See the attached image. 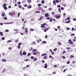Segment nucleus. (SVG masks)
<instances>
[{
	"label": "nucleus",
	"mask_w": 76,
	"mask_h": 76,
	"mask_svg": "<svg viewBox=\"0 0 76 76\" xmlns=\"http://www.w3.org/2000/svg\"><path fill=\"white\" fill-rule=\"evenodd\" d=\"M43 18V16H42L40 17V18H39V20H42Z\"/></svg>",
	"instance_id": "obj_9"
},
{
	"label": "nucleus",
	"mask_w": 76,
	"mask_h": 76,
	"mask_svg": "<svg viewBox=\"0 0 76 76\" xmlns=\"http://www.w3.org/2000/svg\"><path fill=\"white\" fill-rule=\"evenodd\" d=\"M57 7H61V5H58V6H57Z\"/></svg>",
	"instance_id": "obj_51"
},
{
	"label": "nucleus",
	"mask_w": 76,
	"mask_h": 76,
	"mask_svg": "<svg viewBox=\"0 0 76 76\" xmlns=\"http://www.w3.org/2000/svg\"><path fill=\"white\" fill-rule=\"evenodd\" d=\"M0 25H3V23H0Z\"/></svg>",
	"instance_id": "obj_61"
},
{
	"label": "nucleus",
	"mask_w": 76,
	"mask_h": 76,
	"mask_svg": "<svg viewBox=\"0 0 76 76\" xmlns=\"http://www.w3.org/2000/svg\"><path fill=\"white\" fill-rule=\"evenodd\" d=\"M4 9L5 10H7V7H4Z\"/></svg>",
	"instance_id": "obj_38"
},
{
	"label": "nucleus",
	"mask_w": 76,
	"mask_h": 76,
	"mask_svg": "<svg viewBox=\"0 0 76 76\" xmlns=\"http://www.w3.org/2000/svg\"><path fill=\"white\" fill-rule=\"evenodd\" d=\"M12 42V41L10 40H8L7 41V43H9V42Z\"/></svg>",
	"instance_id": "obj_30"
},
{
	"label": "nucleus",
	"mask_w": 76,
	"mask_h": 76,
	"mask_svg": "<svg viewBox=\"0 0 76 76\" xmlns=\"http://www.w3.org/2000/svg\"><path fill=\"white\" fill-rule=\"evenodd\" d=\"M18 39H17L15 40V42H16V43H18Z\"/></svg>",
	"instance_id": "obj_27"
},
{
	"label": "nucleus",
	"mask_w": 76,
	"mask_h": 76,
	"mask_svg": "<svg viewBox=\"0 0 76 76\" xmlns=\"http://www.w3.org/2000/svg\"><path fill=\"white\" fill-rule=\"evenodd\" d=\"M71 21L70 20H69L68 21H65L64 22V23H70Z\"/></svg>",
	"instance_id": "obj_4"
},
{
	"label": "nucleus",
	"mask_w": 76,
	"mask_h": 76,
	"mask_svg": "<svg viewBox=\"0 0 76 76\" xmlns=\"http://www.w3.org/2000/svg\"><path fill=\"white\" fill-rule=\"evenodd\" d=\"M18 17H19V15H20V12H19L18 14Z\"/></svg>",
	"instance_id": "obj_46"
},
{
	"label": "nucleus",
	"mask_w": 76,
	"mask_h": 76,
	"mask_svg": "<svg viewBox=\"0 0 76 76\" xmlns=\"http://www.w3.org/2000/svg\"><path fill=\"white\" fill-rule=\"evenodd\" d=\"M0 35L1 36H2L3 35V32H0Z\"/></svg>",
	"instance_id": "obj_23"
},
{
	"label": "nucleus",
	"mask_w": 76,
	"mask_h": 76,
	"mask_svg": "<svg viewBox=\"0 0 76 76\" xmlns=\"http://www.w3.org/2000/svg\"><path fill=\"white\" fill-rule=\"evenodd\" d=\"M43 58L44 59H46V58H47V57L46 56H43Z\"/></svg>",
	"instance_id": "obj_25"
},
{
	"label": "nucleus",
	"mask_w": 76,
	"mask_h": 76,
	"mask_svg": "<svg viewBox=\"0 0 76 76\" xmlns=\"http://www.w3.org/2000/svg\"><path fill=\"white\" fill-rule=\"evenodd\" d=\"M58 11H59V12H60V13H61V10L60 8H59L58 9Z\"/></svg>",
	"instance_id": "obj_44"
},
{
	"label": "nucleus",
	"mask_w": 76,
	"mask_h": 76,
	"mask_svg": "<svg viewBox=\"0 0 76 76\" xmlns=\"http://www.w3.org/2000/svg\"><path fill=\"white\" fill-rule=\"evenodd\" d=\"M66 29H67V30H70V28L69 27H68L66 28Z\"/></svg>",
	"instance_id": "obj_41"
},
{
	"label": "nucleus",
	"mask_w": 76,
	"mask_h": 76,
	"mask_svg": "<svg viewBox=\"0 0 76 76\" xmlns=\"http://www.w3.org/2000/svg\"><path fill=\"white\" fill-rule=\"evenodd\" d=\"M45 16L46 17H48L49 15L48 14V13H46L45 14Z\"/></svg>",
	"instance_id": "obj_6"
},
{
	"label": "nucleus",
	"mask_w": 76,
	"mask_h": 76,
	"mask_svg": "<svg viewBox=\"0 0 76 76\" xmlns=\"http://www.w3.org/2000/svg\"><path fill=\"white\" fill-rule=\"evenodd\" d=\"M40 8L41 9H42V12H44V10H43V9H42V7H40Z\"/></svg>",
	"instance_id": "obj_40"
},
{
	"label": "nucleus",
	"mask_w": 76,
	"mask_h": 76,
	"mask_svg": "<svg viewBox=\"0 0 76 76\" xmlns=\"http://www.w3.org/2000/svg\"><path fill=\"white\" fill-rule=\"evenodd\" d=\"M42 44H47V42L45 41H43Z\"/></svg>",
	"instance_id": "obj_16"
},
{
	"label": "nucleus",
	"mask_w": 76,
	"mask_h": 76,
	"mask_svg": "<svg viewBox=\"0 0 76 76\" xmlns=\"http://www.w3.org/2000/svg\"><path fill=\"white\" fill-rule=\"evenodd\" d=\"M33 54L34 55H35V56H37V53L36 52H33Z\"/></svg>",
	"instance_id": "obj_7"
},
{
	"label": "nucleus",
	"mask_w": 76,
	"mask_h": 76,
	"mask_svg": "<svg viewBox=\"0 0 76 76\" xmlns=\"http://www.w3.org/2000/svg\"><path fill=\"white\" fill-rule=\"evenodd\" d=\"M28 28H26V29L25 30V33H28Z\"/></svg>",
	"instance_id": "obj_2"
},
{
	"label": "nucleus",
	"mask_w": 76,
	"mask_h": 76,
	"mask_svg": "<svg viewBox=\"0 0 76 76\" xmlns=\"http://www.w3.org/2000/svg\"><path fill=\"white\" fill-rule=\"evenodd\" d=\"M29 67V65H27L26 66V67Z\"/></svg>",
	"instance_id": "obj_62"
},
{
	"label": "nucleus",
	"mask_w": 76,
	"mask_h": 76,
	"mask_svg": "<svg viewBox=\"0 0 76 76\" xmlns=\"http://www.w3.org/2000/svg\"><path fill=\"white\" fill-rule=\"evenodd\" d=\"M8 49L9 50H12V48L11 47L9 48Z\"/></svg>",
	"instance_id": "obj_64"
},
{
	"label": "nucleus",
	"mask_w": 76,
	"mask_h": 76,
	"mask_svg": "<svg viewBox=\"0 0 76 76\" xmlns=\"http://www.w3.org/2000/svg\"><path fill=\"white\" fill-rule=\"evenodd\" d=\"M9 15L10 16H14V15H15V14L14 12H10L9 13Z\"/></svg>",
	"instance_id": "obj_1"
},
{
	"label": "nucleus",
	"mask_w": 76,
	"mask_h": 76,
	"mask_svg": "<svg viewBox=\"0 0 76 76\" xmlns=\"http://www.w3.org/2000/svg\"><path fill=\"white\" fill-rule=\"evenodd\" d=\"M31 53H28V54L27 56H30V55H31Z\"/></svg>",
	"instance_id": "obj_48"
},
{
	"label": "nucleus",
	"mask_w": 76,
	"mask_h": 76,
	"mask_svg": "<svg viewBox=\"0 0 76 76\" xmlns=\"http://www.w3.org/2000/svg\"><path fill=\"white\" fill-rule=\"evenodd\" d=\"M49 58H53V59H54L53 57V56H51V55H50L49 56Z\"/></svg>",
	"instance_id": "obj_14"
},
{
	"label": "nucleus",
	"mask_w": 76,
	"mask_h": 76,
	"mask_svg": "<svg viewBox=\"0 0 76 76\" xmlns=\"http://www.w3.org/2000/svg\"><path fill=\"white\" fill-rule=\"evenodd\" d=\"M20 56H21V57H22V51H20Z\"/></svg>",
	"instance_id": "obj_19"
},
{
	"label": "nucleus",
	"mask_w": 76,
	"mask_h": 76,
	"mask_svg": "<svg viewBox=\"0 0 76 76\" xmlns=\"http://www.w3.org/2000/svg\"><path fill=\"white\" fill-rule=\"evenodd\" d=\"M47 66H48L47 64H45V66H44V68H47Z\"/></svg>",
	"instance_id": "obj_11"
},
{
	"label": "nucleus",
	"mask_w": 76,
	"mask_h": 76,
	"mask_svg": "<svg viewBox=\"0 0 76 76\" xmlns=\"http://www.w3.org/2000/svg\"><path fill=\"white\" fill-rule=\"evenodd\" d=\"M18 48H20V45H18Z\"/></svg>",
	"instance_id": "obj_50"
},
{
	"label": "nucleus",
	"mask_w": 76,
	"mask_h": 76,
	"mask_svg": "<svg viewBox=\"0 0 76 76\" xmlns=\"http://www.w3.org/2000/svg\"><path fill=\"white\" fill-rule=\"evenodd\" d=\"M30 31H34V29L32 28L30 29Z\"/></svg>",
	"instance_id": "obj_42"
},
{
	"label": "nucleus",
	"mask_w": 76,
	"mask_h": 76,
	"mask_svg": "<svg viewBox=\"0 0 76 76\" xmlns=\"http://www.w3.org/2000/svg\"><path fill=\"white\" fill-rule=\"evenodd\" d=\"M61 16V15H59V16H58V17L56 16V19H58L60 18Z\"/></svg>",
	"instance_id": "obj_5"
},
{
	"label": "nucleus",
	"mask_w": 76,
	"mask_h": 76,
	"mask_svg": "<svg viewBox=\"0 0 76 76\" xmlns=\"http://www.w3.org/2000/svg\"><path fill=\"white\" fill-rule=\"evenodd\" d=\"M55 1H56V3H60L61 2V1H59L58 0H55Z\"/></svg>",
	"instance_id": "obj_10"
},
{
	"label": "nucleus",
	"mask_w": 76,
	"mask_h": 76,
	"mask_svg": "<svg viewBox=\"0 0 76 76\" xmlns=\"http://www.w3.org/2000/svg\"><path fill=\"white\" fill-rule=\"evenodd\" d=\"M67 64H70V61H68L67 63H66Z\"/></svg>",
	"instance_id": "obj_56"
},
{
	"label": "nucleus",
	"mask_w": 76,
	"mask_h": 76,
	"mask_svg": "<svg viewBox=\"0 0 76 76\" xmlns=\"http://www.w3.org/2000/svg\"><path fill=\"white\" fill-rule=\"evenodd\" d=\"M42 5V4H38V6H39V7H40V6H41Z\"/></svg>",
	"instance_id": "obj_21"
},
{
	"label": "nucleus",
	"mask_w": 76,
	"mask_h": 76,
	"mask_svg": "<svg viewBox=\"0 0 76 76\" xmlns=\"http://www.w3.org/2000/svg\"><path fill=\"white\" fill-rule=\"evenodd\" d=\"M25 61H28V59H26L24 60Z\"/></svg>",
	"instance_id": "obj_55"
},
{
	"label": "nucleus",
	"mask_w": 76,
	"mask_h": 76,
	"mask_svg": "<svg viewBox=\"0 0 76 76\" xmlns=\"http://www.w3.org/2000/svg\"><path fill=\"white\" fill-rule=\"evenodd\" d=\"M28 1L29 3H31V0H28Z\"/></svg>",
	"instance_id": "obj_58"
},
{
	"label": "nucleus",
	"mask_w": 76,
	"mask_h": 76,
	"mask_svg": "<svg viewBox=\"0 0 76 76\" xmlns=\"http://www.w3.org/2000/svg\"><path fill=\"white\" fill-rule=\"evenodd\" d=\"M4 19L5 20H7V18L6 17H5L4 18Z\"/></svg>",
	"instance_id": "obj_36"
},
{
	"label": "nucleus",
	"mask_w": 76,
	"mask_h": 76,
	"mask_svg": "<svg viewBox=\"0 0 76 76\" xmlns=\"http://www.w3.org/2000/svg\"><path fill=\"white\" fill-rule=\"evenodd\" d=\"M23 55H24V56H26V52L24 51L22 53Z\"/></svg>",
	"instance_id": "obj_3"
},
{
	"label": "nucleus",
	"mask_w": 76,
	"mask_h": 76,
	"mask_svg": "<svg viewBox=\"0 0 76 76\" xmlns=\"http://www.w3.org/2000/svg\"><path fill=\"white\" fill-rule=\"evenodd\" d=\"M45 26L43 24H42V26H41V28H45Z\"/></svg>",
	"instance_id": "obj_12"
},
{
	"label": "nucleus",
	"mask_w": 76,
	"mask_h": 76,
	"mask_svg": "<svg viewBox=\"0 0 76 76\" xmlns=\"http://www.w3.org/2000/svg\"><path fill=\"white\" fill-rule=\"evenodd\" d=\"M37 50L36 49H34L33 50H32V52H35V51H37Z\"/></svg>",
	"instance_id": "obj_15"
},
{
	"label": "nucleus",
	"mask_w": 76,
	"mask_h": 76,
	"mask_svg": "<svg viewBox=\"0 0 76 76\" xmlns=\"http://www.w3.org/2000/svg\"><path fill=\"white\" fill-rule=\"evenodd\" d=\"M53 3L55 5L56 4V2H55V1H53Z\"/></svg>",
	"instance_id": "obj_33"
},
{
	"label": "nucleus",
	"mask_w": 76,
	"mask_h": 76,
	"mask_svg": "<svg viewBox=\"0 0 76 76\" xmlns=\"http://www.w3.org/2000/svg\"><path fill=\"white\" fill-rule=\"evenodd\" d=\"M6 4H4L3 5V7H6Z\"/></svg>",
	"instance_id": "obj_18"
},
{
	"label": "nucleus",
	"mask_w": 76,
	"mask_h": 76,
	"mask_svg": "<svg viewBox=\"0 0 76 76\" xmlns=\"http://www.w3.org/2000/svg\"><path fill=\"white\" fill-rule=\"evenodd\" d=\"M50 17H47L46 18V19H47L48 20H49L50 19Z\"/></svg>",
	"instance_id": "obj_37"
},
{
	"label": "nucleus",
	"mask_w": 76,
	"mask_h": 76,
	"mask_svg": "<svg viewBox=\"0 0 76 76\" xmlns=\"http://www.w3.org/2000/svg\"><path fill=\"white\" fill-rule=\"evenodd\" d=\"M9 23H11V24L13 23V22H11L10 23H6V24H9Z\"/></svg>",
	"instance_id": "obj_49"
},
{
	"label": "nucleus",
	"mask_w": 76,
	"mask_h": 76,
	"mask_svg": "<svg viewBox=\"0 0 76 76\" xmlns=\"http://www.w3.org/2000/svg\"><path fill=\"white\" fill-rule=\"evenodd\" d=\"M9 31V30H7V29H6L5 31V32H8Z\"/></svg>",
	"instance_id": "obj_34"
},
{
	"label": "nucleus",
	"mask_w": 76,
	"mask_h": 76,
	"mask_svg": "<svg viewBox=\"0 0 76 76\" xmlns=\"http://www.w3.org/2000/svg\"><path fill=\"white\" fill-rule=\"evenodd\" d=\"M5 70H6V69H4V70L2 72V73H4V72L5 71Z\"/></svg>",
	"instance_id": "obj_47"
},
{
	"label": "nucleus",
	"mask_w": 76,
	"mask_h": 76,
	"mask_svg": "<svg viewBox=\"0 0 76 76\" xmlns=\"http://www.w3.org/2000/svg\"><path fill=\"white\" fill-rule=\"evenodd\" d=\"M4 12H3L2 14H1L2 16L3 17V16L4 15Z\"/></svg>",
	"instance_id": "obj_32"
},
{
	"label": "nucleus",
	"mask_w": 76,
	"mask_h": 76,
	"mask_svg": "<svg viewBox=\"0 0 76 76\" xmlns=\"http://www.w3.org/2000/svg\"><path fill=\"white\" fill-rule=\"evenodd\" d=\"M37 60V58H35L34 60V61H36Z\"/></svg>",
	"instance_id": "obj_45"
},
{
	"label": "nucleus",
	"mask_w": 76,
	"mask_h": 76,
	"mask_svg": "<svg viewBox=\"0 0 76 76\" xmlns=\"http://www.w3.org/2000/svg\"><path fill=\"white\" fill-rule=\"evenodd\" d=\"M64 53H66V51L65 50L63 51V52L62 53V54H64Z\"/></svg>",
	"instance_id": "obj_53"
},
{
	"label": "nucleus",
	"mask_w": 76,
	"mask_h": 76,
	"mask_svg": "<svg viewBox=\"0 0 76 76\" xmlns=\"http://www.w3.org/2000/svg\"><path fill=\"white\" fill-rule=\"evenodd\" d=\"M74 57V56L73 55H71L70 56V58H73Z\"/></svg>",
	"instance_id": "obj_13"
},
{
	"label": "nucleus",
	"mask_w": 76,
	"mask_h": 76,
	"mask_svg": "<svg viewBox=\"0 0 76 76\" xmlns=\"http://www.w3.org/2000/svg\"><path fill=\"white\" fill-rule=\"evenodd\" d=\"M18 7H19V8H20V9H22V7H21V5H19L18 6Z\"/></svg>",
	"instance_id": "obj_29"
},
{
	"label": "nucleus",
	"mask_w": 76,
	"mask_h": 76,
	"mask_svg": "<svg viewBox=\"0 0 76 76\" xmlns=\"http://www.w3.org/2000/svg\"><path fill=\"white\" fill-rule=\"evenodd\" d=\"M66 70L67 69L64 70L63 71V73H65V72H66Z\"/></svg>",
	"instance_id": "obj_43"
},
{
	"label": "nucleus",
	"mask_w": 76,
	"mask_h": 76,
	"mask_svg": "<svg viewBox=\"0 0 76 76\" xmlns=\"http://www.w3.org/2000/svg\"><path fill=\"white\" fill-rule=\"evenodd\" d=\"M31 59H34V58L33 56H31Z\"/></svg>",
	"instance_id": "obj_60"
},
{
	"label": "nucleus",
	"mask_w": 76,
	"mask_h": 76,
	"mask_svg": "<svg viewBox=\"0 0 76 76\" xmlns=\"http://www.w3.org/2000/svg\"><path fill=\"white\" fill-rule=\"evenodd\" d=\"M68 44H73V42L72 41H71Z\"/></svg>",
	"instance_id": "obj_20"
},
{
	"label": "nucleus",
	"mask_w": 76,
	"mask_h": 76,
	"mask_svg": "<svg viewBox=\"0 0 76 76\" xmlns=\"http://www.w3.org/2000/svg\"><path fill=\"white\" fill-rule=\"evenodd\" d=\"M2 61H6L7 60L5 59H3L1 60Z\"/></svg>",
	"instance_id": "obj_22"
},
{
	"label": "nucleus",
	"mask_w": 76,
	"mask_h": 76,
	"mask_svg": "<svg viewBox=\"0 0 76 76\" xmlns=\"http://www.w3.org/2000/svg\"><path fill=\"white\" fill-rule=\"evenodd\" d=\"M75 35V34H73V33H71V36H74Z\"/></svg>",
	"instance_id": "obj_26"
},
{
	"label": "nucleus",
	"mask_w": 76,
	"mask_h": 76,
	"mask_svg": "<svg viewBox=\"0 0 76 76\" xmlns=\"http://www.w3.org/2000/svg\"><path fill=\"white\" fill-rule=\"evenodd\" d=\"M1 39L2 40H4V39H5V38H4V37H2L1 38Z\"/></svg>",
	"instance_id": "obj_28"
},
{
	"label": "nucleus",
	"mask_w": 76,
	"mask_h": 76,
	"mask_svg": "<svg viewBox=\"0 0 76 76\" xmlns=\"http://www.w3.org/2000/svg\"><path fill=\"white\" fill-rule=\"evenodd\" d=\"M49 29V28H46L45 30L47 31Z\"/></svg>",
	"instance_id": "obj_57"
},
{
	"label": "nucleus",
	"mask_w": 76,
	"mask_h": 76,
	"mask_svg": "<svg viewBox=\"0 0 76 76\" xmlns=\"http://www.w3.org/2000/svg\"><path fill=\"white\" fill-rule=\"evenodd\" d=\"M48 10H53V8H49Z\"/></svg>",
	"instance_id": "obj_35"
},
{
	"label": "nucleus",
	"mask_w": 76,
	"mask_h": 76,
	"mask_svg": "<svg viewBox=\"0 0 76 76\" xmlns=\"http://www.w3.org/2000/svg\"><path fill=\"white\" fill-rule=\"evenodd\" d=\"M62 58H63L64 59V58H66V57H65V56H62Z\"/></svg>",
	"instance_id": "obj_59"
},
{
	"label": "nucleus",
	"mask_w": 76,
	"mask_h": 76,
	"mask_svg": "<svg viewBox=\"0 0 76 76\" xmlns=\"http://www.w3.org/2000/svg\"><path fill=\"white\" fill-rule=\"evenodd\" d=\"M57 66V65H54V67H56Z\"/></svg>",
	"instance_id": "obj_63"
},
{
	"label": "nucleus",
	"mask_w": 76,
	"mask_h": 76,
	"mask_svg": "<svg viewBox=\"0 0 76 76\" xmlns=\"http://www.w3.org/2000/svg\"><path fill=\"white\" fill-rule=\"evenodd\" d=\"M73 30H74V31H76V29H75V28H72V31H73Z\"/></svg>",
	"instance_id": "obj_31"
},
{
	"label": "nucleus",
	"mask_w": 76,
	"mask_h": 76,
	"mask_svg": "<svg viewBox=\"0 0 76 76\" xmlns=\"http://www.w3.org/2000/svg\"><path fill=\"white\" fill-rule=\"evenodd\" d=\"M50 22H51L53 21V19L52 18H51L50 19Z\"/></svg>",
	"instance_id": "obj_39"
},
{
	"label": "nucleus",
	"mask_w": 76,
	"mask_h": 76,
	"mask_svg": "<svg viewBox=\"0 0 76 76\" xmlns=\"http://www.w3.org/2000/svg\"><path fill=\"white\" fill-rule=\"evenodd\" d=\"M57 50V48H55L54 49V51H56V50Z\"/></svg>",
	"instance_id": "obj_52"
},
{
	"label": "nucleus",
	"mask_w": 76,
	"mask_h": 76,
	"mask_svg": "<svg viewBox=\"0 0 76 76\" xmlns=\"http://www.w3.org/2000/svg\"><path fill=\"white\" fill-rule=\"evenodd\" d=\"M35 12L36 13H40V12H39V11H36Z\"/></svg>",
	"instance_id": "obj_24"
},
{
	"label": "nucleus",
	"mask_w": 76,
	"mask_h": 76,
	"mask_svg": "<svg viewBox=\"0 0 76 76\" xmlns=\"http://www.w3.org/2000/svg\"><path fill=\"white\" fill-rule=\"evenodd\" d=\"M33 44H34V45H35L36 44V43H35V42H32Z\"/></svg>",
	"instance_id": "obj_54"
},
{
	"label": "nucleus",
	"mask_w": 76,
	"mask_h": 76,
	"mask_svg": "<svg viewBox=\"0 0 76 76\" xmlns=\"http://www.w3.org/2000/svg\"><path fill=\"white\" fill-rule=\"evenodd\" d=\"M27 7L28 9H31L32 7V6L31 5H28V6Z\"/></svg>",
	"instance_id": "obj_8"
},
{
	"label": "nucleus",
	"mask_w": 76,
	"mask_h": 76,
	"mask_svg": "<svg viewBox=\"0 0 76 76\" xmlns=\"http://www.w3.org/2000/svg\"><path fill=\"white\" fill-rule=\"evenodd\" d=\"M41 3L42 4H44L45 3V1L44 0H42L41 1Z\"/></svg>",
	"instance_id": "obj_17"
}]
</instances>
